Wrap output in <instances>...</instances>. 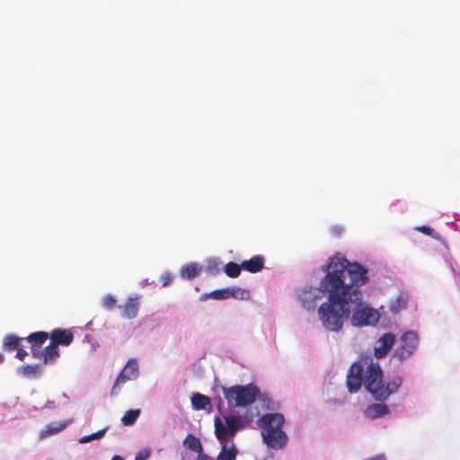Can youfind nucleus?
Returning a JSON list of instances; mask_svg holds the SVG:
<instances>
[{"instance_id":"nucleus-35","label":"nucleus","mask_w":460,"mask_h":460,"mask_svg":"<svg viewBox=\"0 0 460 460\" xmlns=\"http://www.w3.org/2000/svg\"><path fill=\"white\" fill-rule=\"evenodd\" d=\"M341 230H342V229H341V227H339V226H335V227H333V228L332 229V234H335L336 236H338V235H340V234H341Z\"/></svg>"},{"instance_id":"nucleus-10","label":"nucleus","mask_w":460,"mask_h":460,"mask_svg":"<svg viewBox=\"0 0 460 460\" xmlns=\"http://www.w3.org/2000/svg\"><path fill=\"white\" fill-rule=\"evenodd\" d=\"M49 338V334L46 332H32L27 337V341L31 345V353L34 358H40V350L41 346L47 341Z\"/></svg>"},{"instance_id":"nucleus-12","label":"nucleus","mask_w":460,"mask_h":460,"mask_svg":"<svg viewBox=\"0 0 460 460\" xmlns=\"http://www.w3.org/2000/svg\"><path fill=\"white\" fill-rule=\"evenodd\" d=\"M221 450L217 456V460H236L238 450L234 441L219 442Z\"/></svg>"},{"instance_id":"nucleus-13","label":"nucleus","mask_w":460,"mask_h":460,"mask_svg":"<svg viewBox=\"0 0 460 460\" xmlns=\"http://www.w3.org/2000/svg\"><path fill=\"white\" fill-rule=\"evenodd\" d=\"M59 349L58 346L50 341L43 350H40V358L44 364H53L59 358Z\"/></svg>"},{"instance_id":"nucleus-11","label":"nucleus","mask_w":460,"mask_h":460,"mask_svg":"<svg viewBox=\"0 0 460 460\" xmlns=\"http://www.w3.org/2000/svg\"><path fill=\"white\" fill-rule=\"evenodd\" d=\"M140 301L138 296L128 297L121 306V314L124 318L133 319L137 317Z\"/></svg>"},{"instance_id":"nucleus-27","label":"nucleus","mask_w":460,"mask_h":460,"mask_svg":"<svg viewBox=\"0 0 460 460\" xmlns=\"http://www.w3.org/2000/svg\"><path fill=\"white\" fill-rule=\"evenodd\" d=\"M116 299L111 295H106L102 300V306L107 310H112L116 306Z\"/></svg>"},{"instance_id":"nucleus-20","label":"nucleus","mask_w":460,"mask_h":460,"mask_svg":"<svg viewBox=\"0 0 460 460\" xmlns=\"http://www.w3.org/2000/svg\"><path fill=\"white\" fill-rule=\"evenodd\" d=\"M200 271V267L196 263L188 264L182 267L181 270V276L183 279H194Z\"/></svg>"},{"instance_id":"nucleus-17","label":"nucleus","mask_w":460,"mask_h":460,"mask_svg":"<svg viewBox=\"0 0 460 460\" xmlns=\"http://www.w3.org/2000/svg\"><path fill=\"white\" fill-rule=\"evenodd\" d=\"M191 403L195 410H206L211 405L209 397L199 393L191 396Z\"/></svg>"},{"instance_id":"nucleus-15","label":"nucleus","mask_w":460,"mask_h":460,"mask_svg":"<svg viewBox=\"0 0 460 460\" xmlns=\"http://www.w3.org/2000/svg\"><path fill=\"white\" fill-rule=\"evenodd\" d=\"M299 299L304 308L306 310L314 309L317 299L315 290L313 288L304 289L299 294Z\"/></svg>"},{"instance_id":"nucleus-31","label":"nucleus","mask_w":460,"mask_h":460,"mask_svg":"<svg viewBox=\"0 0 460 460\" xmlns=\"http://www.w3.org/2000/svg\"><path fill=\"white\" fill-rule=\"evenodd\" d=\"M164 287H166L172 281V276L170 273H164L161 277Z\"/></svg>"},{"instance_id":"nucleus-6","label":"nucleus","mask_w":460,"mask_h":460,"mask_svg":"<svg viewBox=\"0 0 460 460\" xmlns=\"http://www.w3.org/2000/svg\"><path fill=\"white\" fill-rule=\"evenodd\" d=\"M400 345L394 350L393 358L402 362L409 358L417 349L419 335L414 331H408L400 337Z\"/></svg>"},{"instance_id":"nucleus-36","label":"nucleus","mask_w":460,"mask_h":460,"mask_svg":"<svg viewBox=\"0 0 460 460\" xmlns=\"http://www.w3.org/2000/svg\"><path fill=\"white\" fill-rule=\"evenodd\" d=\"M111 460H124V459L121 456H115L112 457Z\"/></svg>"},{"instance_id":"nucleus-32","label":"nucleus","mask_w":460,"mask_h":460,"mask_svg":"<svg viewBox=\"0 0 460 460\" xmlns=\"http://www.w3.org/2000/svg\"><path fill=\"white\" fill-rule=\"evenodd\" d=\"M17 352H16V355L15 357L20 359V360H23L24 358L27 356V351L21 348L20 346L18 347V349H16Z\"/></svg>"},{"instance_id":"nucleus-1","label":"nucleus","mask_w":460,"mask_h":460,"mask_svg":"<svg viewBox=\"0 0 460 460\" xmlns=\"http://www.w3.org/2000/svg\"><path fill=\"white\" fill-rule=\"evenodd\" d=\"M322 270L326 274L320 281V288L328 293V298L319 306L318 316L325 329L340 331L351 313L350 322L354 326L373 325L378 322L379 313L363 303L360 287L369 280L365 267L335 255Z\"/></svg>"},{"instance_id":"nucleus-19","label":"nucleus","mask_w":460,"mask_h":460,"mask_svg":"<svg viewBox=\"0 0 460 460\" xmlns=\"http://www.w3.org/2000/svg\"><path fill=\"white\" fill-rule=\"evenodd\" d=\"M183 445L187 447L190 450L196 452V453H201L202 451V445L200 443V440L196 438L193 435L189 434L184 441Z\"/></svg>"},{"instance_id":"nucleus-38","label":"nucleus","mask_w":460,"mask_h":460,"mask_svg":"<svg viewBox=\"0 0 460 460\" xmlns=\"http://www.w3.org/2000/svg\"><path fill=\"white\" fill-rule=\"evenodd\" d=\"M221 403H222V401H221V399H219V402H218V404H217V408H218L219 410H220V408H221Z\"/></svg>"},{"instance_id":"nucleus-37","label":"nucleus","mask_w":460,"mask_h":460,"mask_svg":"<svg viewBox=\"0 0 460 460\" xmlns=\"http://www.w3.org/2000/svg\"><path fill=\"white\" fill-rule=\"evenodd\" d=\"M4 361V355L0 353V364Z\"/></svg>"},{"instance_id":"nucleus-8","label":"nucleus","mask_w":460,"mask_h":460,"mask_svg":"<svg viewBox=\"0 0 460 460\" xmlns=\"http://www.w3.org/2000/svg\"><path fill=\"white\" fill-rule=\"evenodd\" d=\"M395 342V335L392 332L383 334L376 341L374 347V355L377 358H382L391 350Z\"/></svg>"},{"instance_id":"nucleus-28","label":"nucleus","mask_w":460,"mask_h":460,"mask_svg":"<svg viewBox=\"0 0 460 460\" xmlns=\"http://www.w3.org/2000/svg\"><path fill=\"white\" fill-rule=\"evenodd\" d=\"M105 431H106L105 429H101V430H98L97 432L92 433L88 436H84L79 439V442L80 443H87L93 439H99L104 436Z\"/></svg>"},{"instance_id":"nucleus-5","label":"nucleus","mask_w":460,"mask_h":460,"mask_svg":"<svg viewBox=\"0 0 460 460\" xmlns=\"http://www.w3.org/2000/svg\"><path fill=\"white\" fill-rule=\"evenodd\" d=\"M224 424L219 417L214 420L215 435L219 442L234 441V438L239 430L245 427V421L239 415L224 416Z\"/></svg>"},{"instance_id":"nucleus-14","label":"nucleus","mask_w":460,"mask_h":460,"mask_svg":"<svg viewBox=\"0 0 460 460\" xmlns=\"http://www.w3.org/2000/svg\"><path fill=\"white\" fill-rule=\"evenodd\" d=\"M264 261L262 256L255 255L250 260L242 261V268L250 273H257L264 268Z\"/></svg>"},{"instance_id":"nucleus-7","label":"nucleus","mask_w":460,"mask_h":460,"mask_svg":"<svg viewBox=\"0 0 460 460\" xmlns=\"http://www.w3.org/2000/svg\"><path fill=\"white\" fill-rule=\"evenodd\" d=\"M137 361L135 358H131L127 362L126 366L123 367L119 375L117 376L114 385L111 388V395H117L119 394L120 385L125 384L127 381L137 378Z\"/></svg>"},{"instance_id":"nucleus-34","label":"nucleus","mask_w":460,"mask_h":460,"mask_svg":"<svg viewBox=\"0 0 460 460\" xmlns=\"http://www.w3.org/2000/svg\"><path fill=\"white\" fill-rule=\"evenodd\" d=\"M197 460H214L212 457L208 456L205 453H203V450L201 453H198V459Z\"/></svg>"},{"instance_id":"nucleus-30","label":"nucleus","mask_w":460,"mask_h":460,"mask_svg":"<svg viewBox=\"0 0 460 460\" xmlns=\"http://www.w3.org/2000/svg\"><path fill=\"white\" fill-rule=\"evenodd\" d=\"M65 427H66L65 424L59 425L58 427H54L52 425H49L47 428V433H49V434L58 433V432L61 431Z\"/></svg>"},{"instance_id":"nucleus-9","label":"nucleus","mask_w":460,"mask_h":460,"mask_svg":"<svg viewBox=\"0 0 460 460\" xmlns=\"http://www.w3.org/2000/svg\"><path fill=\"white\" fill-rule=\"evenodd\" d=\"M49 339L56 346H68L74 341V334L67 329H54L50 334Z\"/></svg>"},{"instance_id":"nucleus-22","label":"nucleus","mask_w":460,"mask_h":460,"mask_svg":"<svg viewBox=\"0 0 460 460\" xmlns=\"http://www.w3.org/2000/svg\"><path fill=\"white\" fill-rule=\"evenodd\" d=\"M243 270L242 263L241 264H237V263L233 262V261H230V262L226 263L225 265V268H224L225 273L229 278H237V277H239L240 274H241V270Z\"/></svg>"},{"instance_id":"nucleus-26","label":"nucleus","mask_w":460,"mask_h":460,"mask_svg":"<svg viewBox=\"0 0 460 460\" xmlns=\"http://www.w3.org/2000/svg\"><path fill=\"white\" fill-rule=\"evenodd\" d=\"M407 298L403 296H399L395 300H394L390 305V310L392 313H398L400 310L406 307Z\"/></svg>"},{"instance_id":"nucleus-4","label":"nucleus","mask_w":460,"mask_h":460,"mask_svg":"<svg viewBox=\"0 0 460 460\" xmlns=\"http://www.w3.org/2000/svg\"><path fill=\"white\" fill-rule=\"evenodd\" d=\"M222 392L228 404L234 407L250 406L261 394L260 388L252 383L246 385L223 386Z\"/></svg>"},{"instance_id":"nucleus-18","label":"nucleus","mask_w":460,"mask_h":460,"mask_svg":"<svg viewBox=\"0 0 460 460\" xmlns=\"http://www.w3.org/2000/svg\"><path fill=\"white\" fill-rule=\"evenodd\" d=\"M41 368L40 365H26L18 368V373L22 376L31 378L40 374Z\"/></svg>"},{"instance_id":"nucleus-21","label":"nucleus","mask_w":460,"mask_h":460,"mask_svg":"<svg viewBox=\"0 0 460 460\" xmlns=\"http://www.w3.org/2000/svg\"><path fill=\"white\" fill-rule=\"evenodd\" d=\"M21 341L22 339L17 337L16 335L9 334L5 336L4 340L3 348L4 349L9 351L14 350L18 349V347L20 346Z\"/></svg>"},{"instance_id":"nucleus-3","label":"nucleus","mask_w":460,"mask_h":460,"mask_svg":"<svg viewBox=\"0 0 460 460\" xmlns=\"http://www.w3.org/2000/svg\"><path fill=\"white\" fill-rule=\"evenodd\" d=\"M257 423L261 429L262 441L268 447L279 450L286 447L288 438L282 429L285 423L282 414L265 413L257 420Z\"/></svg>"},{"instance_id":"nucleus-23","label":"nucleus","mask_w":460,"mask_h":460,"mask_svg":"<svg viewBox=\"0 0 460 460\" xmlns=\"http://www.w3.org/2000/svg\"><path fill=\"white\" fill-rule=\"evenodd\" d=\"M251 296L250 291L247 289H243L240 287H231L230 288V297L240 299V300H248Z\"/></svg>"},{"instance_id":"nucleus-33","label":"nucleus","mask_w":460,"mask_h":460,"mask_svg":"<svg viewBox=\"0 0 460 460\" xmlns=\"http://www.w3.org/2000/svg\"><path fill=\"white\" fill-rule=\"evenodd\" d=\"M149 451H141L136 456L135 460H146L149 457Z\"/></svg>"},{"instance_id":"nucleus-16","label":"nucleus","mask_w":460,"mask_h":460,"mask_svg":"<svg viewBox=\"0 0 460 460\" xmlns=\"http://www.w3.org/2000/svg\"><path fill=\"white\" fill-rule=\"evenodd\" d=\"M389 409L385 404L373 403L368 405L364 411V415L371 420L377 419L386 415Z\"/></svg>"},{"instance_id":"nucleus-24","label":"nucleus","mask_w":460,"mask_h":460,"mask_svg":"<svg viewBox=\"0 0 460 460\" xmlns=\"http://www.w3.org/2000/svg\"><path fill=\"white\" fill-rule=\"evenodd\" d=\"M205 298L224 300L230 298V288L217 289L204 296Z\"/></svg>"},{"instance_id":"nucleus-29","label":"nucleus","mask_w":460,"mask_h":460,"mask_svg":"<svg viewBox=\"0 0 460 460\" xmlns=\"http://www.w3.org/2000/svg\"><path fill=\"white\" fill-rule=\"evenodd\" d=\"M420 232H421L422 234H425L427 235H429L433 238H438L436 236L437 233L429 226H420L417 228Z\"/></svg>"},{"instance_id":"nucleus-25","label":"nucleus","mask_w":460,"mask_h":460,"mask_svg":"<svg viewBox=\"0 0 460 460\" xmlns=\"http://www.w3.org/2000/svg\"><path fill=\"white\" fill-rule=\"evenodd\" d=\"M140 414V410H129L122 417L121 420L124 425H132L136 422L137 419Z\"/></svg>"},{"instance_id":"nucleus-2","label":"nucleus","mask_w":460,"mask_h":460,"mask_svg":"<svg viewBox=\"0 0 460 460\" xmlns=\"http://www.w3.org/2000/svg\"><path fill=\"white\" fill-rule=\"evenodd\" d=\"M346 384L349 393L358 392L363 384L376 400L385 401L397 392L402 384V378L396 376L385 383L379 363L375 362L371 356H365L350 366Z\"/></svg>"}]
</instances>
